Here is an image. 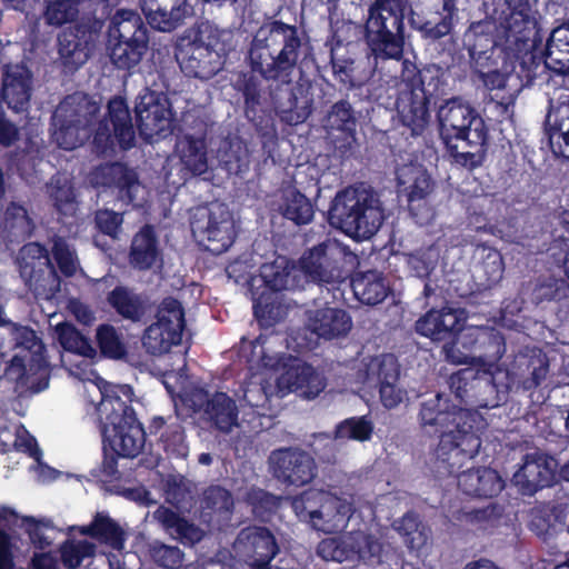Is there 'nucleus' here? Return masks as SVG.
Returning a JSON list of instances; mask_svg holds the SVG:
<instances>
[{
  "mask_svg": "<svg viewBox=\"0 0 569 569\" xmlns=\"http://www.w3.org/2000/svg\"><path fill=\"white\" fill-rule=\"evenodd\" d=\"M440 393L422 403L420 411L423 428L436 427L440 441L436 450V463L440 473H456L472 459L481 441L475 428L478 416L468 409L446 410Z\"/></svg>",
  "mask_w": 569,
  "mask_h": 569,
  "instance_id": "nucleus-1",
  "label": "nucleus"
},
{
  "mask_svg": "<svg viewBox=\"0 0 569 569\" xmlns=\"http://www.w3.org/2000/svg\"><path fill=\"white\" fill-rule=\"evenodd\" d=\"M440 137L455 161L468 168L480 166L486 154L487 128L477 111L460 98L441 103L437 111Z\"/></svg>",
  "mask_w": 569,
  "mask_h": 569,
  "instance_id": "nucleus-2",
  "label": "nucleus"
},
{
  "mask_svg": "<svg viewBox=\"0 0 569 569\" xmlns=\"http://www.w3.org/2000/svg\"><path fill=\"white\" fill-rule=\"evenodd\" d=\"M305 46L295 26L271 21L256 32L249 50L251 68L263 78L288 83Z\"/></svg>",
  "mask_w": 569,
  "mask_h": 569,
  "instance_id": "nucleus-3",
  "label": "nucleus"
},
{
  "mask_svg": "<svg viewBox=\"0 0 569 569\" xmlns=\"http://www.w3.org/2000/svg\"><path fill=\"white\" fill-rule=\"evenodd\" d=\"M233 49L232 31L202 22L179 41L176 56L186 74L210 79L222 70L228 53Z\"/></svg>",
  "mask_w": 569,
  "mask_h": 569,
  "instance_id": "nucleus-4",
  "label": "nucleus"
},
{
  "mask_svg": "<svg viewBox=\"0 0 569 569\" xmlns=\"http://www.w3.org/2000/svg\"><path fill=\"white\" fill-rule=\"evenodd\" d=\"M506 49L520 60L528 77L540 67L535 49L537 46L536 21L526 0H497L491 13Z\"/></svg>",
  "mask_w": 569,
  "mask_h": 569,
  "instance_id": "nucleus-5",
  "label": "nucleus"
},
{
  "mask_svg": "<svg viewBox=\"0 0 569 569\" xmlns=\"http://www.w3.org/2000/svg\"><path fill=\"white\" fill-rule=\"evenodd\" d=\"M329 219L332 226L346 234L368 239L381 227L383 210L372 191L365 188H347L335 197Z\"/></svg>",
  "mask_w": 569,
  "mask_h": 569,
  "instance_id": "nucleus-6",
  "label": "nucleus"
},
{
  "mask_svg": "<svg viewBox=\"0 0 569 569\" xmlns=\"http://www.w3.org/2000/svg\"><path fill=\"white\" fill-rule=\"evenodd\" d=\"M442 84L440 70L427 67L408 71L400 84L396 108L400 121L413 136L421 134L430 122L429 101L438 94Z\"/></svg>",
  "mask_w": 569,
  "mask_h": 569,
  "instance_id": "nucleus-7",
  "label": "nucleus"
},
{
  "mask_svg": "<svg viewBox=\"0 0 569 569\" xmlns=\"http://www.w3.org/2000/svg\"><path fill=\"white\" fill-rule=\"evenodd\" d=\"M405 0H376L366 21V41L375 56L399 59L402 56Z\"/></svg>",
  "mask_w": 569,
  "mask_h": 569,
  "instance_id": "nucleus-8",
  "label": "nucleus"
},
{
  "mask_svg": "<svg viewBox=\"0 0 569 569\" xmlns=\"http://www.w3.org/2000/svg\"><path fill=\"white\" fill-rule=\"evenodd\" d=\"M99 111V104L84 93L68 96L57 107L53 117V140L66 150L81 146L91 134V124Z\"/></svg>",
  "mask_w": 569,
  "mask_h": 569,
  "instance_id": "nucleus-9",
  "label": "nucleus"
},
{
  "mask_svg": "<svg viewBox=\"0 0 569 569\" xmlns=\"http://www.w3.org/2000/svg\"><path fill=\"white\" fill-rule=\"evenodd\" d=\"M297 517L315 529L333 533L347 527L353 512L352 503L330 491L311 489L291 502Z\"/></svg>",
  "mask_w": 569,
  "mask_h": 569,
  "instance_id": "nucleus-10",
  "label": "nucleus"
},
{
  "mask_svg": "<svg viewBox=\"0 0 569 569\" xmlns=\"http://www.w3.org/2000/svg\"><path fill=\"white\" fill-rule=\"evenodd\" d=\"M317 553L326 561H363L380 563L396 556L395 549L381 538L363 530L350 531L336 538L323 539Z\"/></svg>",
  "mask_w": 569,
  "mask_h": 569,
  "instance_id": "nucleus-11",
  "label": "nucleus"
},
{
  "mask_svg": "<svg viewBox=\"0 0 569 569\" xmlns=\"http://www.w3.org/2000/svg\"><path fill=\"white\" fill-rule=\"evenodd\" d=\"M109 36L113 64L128 70L138 66L148 48L147 29L139 14L132 10H119Z\"/></svg>",
  "mask_w": 569,
  "mask_h": 569,
  "instance_id": "nucleus-12",
  "label": "nucleus"
},
{
  "mask_svg": "<svg viewBox=\"0 0 569 569\" xmlns=\"http://www.w3.org/2000/svg\"><path fill=\"white\" fill-rule=\"evenodd\" d=\"M273 340L259 338L252 346L250 369L256 371L242 388V398L252 408H264L271 396L279 395L276 371L280 359Z\"/></svg>",
  "mask_w": 569,
  "mask_h": 569,
  "instance_id": "nucleus-13",
  "label": "nucleus"
},
{
  "mask_svg": "<svg viewBox=\"0 0 569 569\" xmlns=\"http://www.w3.org/2000/svg\"><path fill=\"white\" fill-rule=\"evenodd\" d=\"M191 230L199 244L214 254L224 252L234 239L232 216L219 202L197 208L192 213Z\"/></svg>",
  "mask_w": 569,
  "mask_h": 569,
  "instance_id": "nucleus-14",
  "label": "nucleus"
},
{
  "mask_svg": "<svg viewBox=\"0 0 569 569\" xmlns=\"http://www.w3.org/2000/svg\"><path fill=\"white\" fill-rule=\"evenodd\" d=\"M183 328L184 312L181 303L167 298L158 308L156 321L144 330L142 346L152 356L167 353L181 342Z\"/></svg>",
  "mask_w": 569,
  "mask_h": 569,
  "instance_id": "nucleus-15",
  "label": "nucleus"
},
{
  "mask_svg": "<svg viewBox=\"0 0 569 569\" xmlns=\"http://www.w3.org/2000/svg\"><path fill=\"white\" fill-rule=\"evenodd\" d=\"M84 389L91 402L99 399L97 415L103 439L137 420L133 409L102 379L94 378Z\"/></svg>",
  "mask_w": 569,
  "mask_h": 569,
  "instance_id": "nucleus-16",
  "label": "nucleus"
},
{
  "mask_svg": "<svg viewBox=\"0 0 569 569\" xmlns=\"http://www.w3.org/2000/svg\"><path fill=\"white\" fill-rule=\"evenodd\" d=\"M280 363L276 371L279 396L297 392L306 399H315L326 388L325 377L312 366L297 359L283 358L278 352Z\"/></svg>",
  "mask_w": 569,
  "mask_h": 569,
  "instance_id": "nucleus-17",
  "label": "nucleus"
},
{
  "mask_svg": "<svg viewBox=\"0 0 569 569\" xmlns=\"http://www.w3.org/2000/svg\"><path fill=\"white\" fill-rule=\"evenodd\" d=\"M399 192L408 199L409 210L419 224L429 223L435 216L426 198L431 193L433 182L426 168L421 164L409 163L397 171Z\"/></svg>",
  "mask_w": 569,
  "mask_h": 569,
  "instance_id": "nucleus-18",
  "label": "nucleus"
},
{
  "mask_svg": "<svg viewBox=\"0 0 569 569\" xmlns=\"http://www.w3.org/2000/svg\"><path fill=\"white\" fill-rule=\"evenodd\" d=\"M347 250L336 240L325 241L306 252L299 263L303 283L307 279L315 282L331 283L342 277L341 262Z\"/></svg>",
  "mask_w": 569,
  "mask_h": 569,
  "instance_id": "nucleus-19",
  "label": "nucleus"
},
{
  "mask_svg": "<svg viewBox=\"0 0 569 569\" xmlns=\"http://www.w3.org/2000/svg\"><path fill=\"white\" fill-rule=\"evenodd\" d=\"M59 343L67 352L61 361L69 373L87 385L98 378L91 368V361L96 356V349L72 325L60 323L56 327Z\"/></svg>",
  "mask_w": 569,
  "mask_h": 569,
  "instance_id": "nucleus-20",
  "label": "nucleus"
},
{
  "mask_svg": "<svg viewBox=\"0 0 569 569\" xmlns=\"http://www.w3.org/2000/svg\"><path fill=\"white\" fill-rule=\"evenodd\" d=\"M134 129L127 104L120 98L110 100L107 118L99 123L93 138L98 152L108 153L112 150L116 140L122 149H129L134 144Z\"/></svg>",
  "mask_w": 569,
  "mask_h": 569,
  "instance_id": "nucleus-21",
  "label": "nucleus"
},
{
  "mask_svg": "<svg viewBox=\"0 0 569 569\" xmlns=\"http://www.w3.org/2000/svg\"><path fill=\"white\" fill-rule=\"evenodd\" d=\"M273 535L263 527L242 529L231 549V555L238 561L247 563L250 569H269V562L278 553Z\"/></svg>",
  "mask_w": 569,
  "mask_h": 569,
  "instance_id": "nucleus-22",
  "label": "nucleus"
},
{
  "mask_svg": "<svg viewBox=\"0 0 569 569\" xmlns=\"http://www.w3.org/2000/svg\"><path fill=\"white\" fill-rule=\"evenodd\" d=\"M399 366L392 355H381L365 363L363 383H379L380 399L386 408H395L407 397L406 390L399 386Z\"/></svg>",
  "mask_w": 569,
  "mask_h": 569,
  "instance_id": "nucleus-23",
  "label": "nucleus"
},
{
  "mask_svg": "<svg viewBox=\"0 0 569 569\" xmlns=\"http://www.w3.org/2000/svg\"><path fill=\"white\" fill-rule=\"evenodd\" d=\"M450 389L461 401L481 408L497 407L502 399L487 370L465 369L452 375Z\"/></svg>",
  "mask_w": 569,
  "mask_h": 569,
  "instance_id": "nucleus-24",
  "label": "nucleus"
},
{
  "mask_svg": "<svg viewBox=\"0 0 569 569\" xmlns=\"http://www.w3.org/2000/svg\"><path fill=\"white\" fill-rule=\"evenodd\" d=\"M268 462L272 475L287 485L303 486L316 476L313 458L300 449L274 450Z\"/></svg>",
  "mask_w": 569,
  "mask_h": 569,
  "instance_id": "nucleus-25",
  "label": "nucleus"
},
{
  "mask_svg": "<svg viewBox=\"0 0 569 569\" xmlns=\"http://www.w3.org/2000/svg\"><path fill=\"white\" fill-rule=\"evenodd\" d=\"M136 113L140 133L147 140L171 133L173 116L167 98L156 92H146L136 104Z\"/></svg>",
  "mask_w": 569,
  "mask_h": 569,
  "instance_id": "nucleus-26",
  "label": "nucleus"
},
{
  "mask_svg": "<svg viewBox=\"0 0 569 569\" xmlns=\"http://www.w3.org/2000/svg\"><path fill=\"white\" fill-rule=\"evenodd\" d=\"M557 468V460L543 452L527 453L512 477V483L521 493L533 495L553 482Z\"/></svg>",
  "mask_w": 569,
  "mask_h": 569,
  "instance_id": "nucleus-27",
  "label": "nucleus"
},
{
  "mask_svg": "<svg viewBox=\"0 0 569 569\" xmlns=\"http://www.w3.org/2000/svg\"><path fill=\"white\" fill-rule=\"evenodd\" d=\"M20 276L26 284L39 292L46 288L48 280H54V269L48 257V251L37 242L23 246L17 259Z\"/></svg>",
  "mask_w": 569,
  "mask_h": 569,
  "instance_id": "nucleus-28",
  "label": "nucleus"
},
{
  "mask_svg": "<svg viewBox=\"0 0 569 569\" xmlns=\"http://www.w3.org/2000/svg\"><path fill=\"white\" fill-rule=\"evenodd\" d=\"M96 38L97 30L86 26H77L59 36V58L67 71L77 70L88 60Z\"/></svg>",
  "mask_w": 569,
  "mask_h": 569,
  "instance_id": "nucleus-29",
  "label": "nucleus"
},
{
  "mask_svg": "<svg viewBox=\"0 0 569 569\" xmlns=\"http://www.w3.org/2000/svg\"><path fill=\"white\" fill-rule=\"evenodd\" d=\"M307 328L319 338L331 340L346 336L352 320L341 308L322 306L307 311Z\"/></svg>",
  "mask_w": 569,
  "mask_h": 569,
  "instance_id": "nucleus-30",
  "label": "nucleus"
},
{
  "mask_svg": "<svg viewBox=\"0 0 569 569\" xmlns=\"http://www.w3.org/2000/svg\"><path fill=\"white\" fill-rule=\"evenodd\" d=\"M547 123L553 154L569 159V90H563L556 99H551Z\"/></svg>",
  "mask_w": 569,
  "mask_h": 569,
  "instance_id": "nucleus-31",
  "label": "nucleus"
},
{
  "mask_svg": "<svg viewBox=\"0 0 569 569\" xmlns=\"http://www.w3.org/2000/svg\"><path fill=\"white\" fill-rule=\"evenodd\" d=\"M530 377H523L513 370L502 369L497 367L495 369H486L492 379V385L497 388L499 397L507 395L513 388L522 387L523 389H532L541 383L548 373V362L546 357L539 356L533 359L528 366Z\"/></svg>",
  "mask_w": 569,
  "mask_h": 569,
  "instance_id": "nucleus-32",
  "label": "nucleus"
},
{
  "mask_svg": "<svg viewBox=\"0 0 569 569\" xmlns=\"http://www.w3.org/2000/svg\"><path fill=\"white\" fill-rule=\"evenodd\" d=\"M149 23L160 31H171L191 14L187 0H140Z\"/></svg>",
  "mask_w": 569,
  "mask_h": 569,
  "instance_id": "nucleus-33",
  "label": "nucleus"
},
{
  "mask_svg": "<svg viewBox=\"0 0 569 569\" xmlns=\"http://www.w3.org/2000/svg\"><path fill=\"white\" fill-rule=\"evenodd\" d=\"M104 178L103 183L116 186L119 189L120 198L134 207L142 206L147 199L148 191L137 178V173L122 163H112L100 168Z\"/></svg>",
  "mask_w": 569,
  "mask_h": 569,
  "instance_id": "nucleus-34",
  "label": "nucleus"
},
{
  "mask_svg": "<svg viewBox=\"0 0 569 569\" xmlns=\"http://www.w3.org/2000/svg\"><path fill=\"white\" fill-rule=\"evenodd\" d=\"M31 97V74L22 64L7 66L2 81V98L16 112L23 111Z\"/></svg>",
  "mask_w": 569,
  "mask_h": 569,
  "instance_id": "nucleus-35",
  "label": "nucleus"
},
{
  "mask_svg": "<svg viewBox=\"0 0 569 569\" xmlns=\"http://www.w3.org/2000/svg\"><path fill=\"white\" fill-rule=\"evenodd\" d=\"M462 313L453 309L431 310L416 322L417 332L435 341L461 329Z\"/></svg>",
  "mask_w": 569,
  "mask_h": 569,
  "instance_id": "nucleus-36",
  "label": "nucleus"
},
{
  "mask_svg": "<svg viewBox=\"0 0 569 569\" xmlns=\"http://www.w3.org/2000/svg\"><path fill=\"white\" fill-rule=\"evenodd\" d=\"M70 530H77L80 535L89 536L117 551L123 550L127 540L124 529L104 512H97L89 525L71 527Z\"/></svg>",
  "mask_w": 569,
  "mask_h": 569,
  "instance_id": "nucleus-37",
  "label": "nucleus"
},
{
  "mask_svg": "<svg viewBox=\"0 0 569 569\" xmlns=\"http://www.w3.org/2000/svg\"><path fill=\"white\" fill-rule=\"evenodd\" d=\"M260 276L264 284L273 291L292 290L302 288L305 284L300 268L290 263L284 257L263 264Z\"/></svg>",
  "mask_w": 569,
  "mask_h": 569,
  "instance_id": "nucleus-38",
  "label": "nucleus"
},
{
  "mask_svg": "<svg viewBox=\"0 0 569 569\" xmlns=\"http://www.w3.org/2000/svg\"><path fill=\"white\" fill-rule=\"evenodd\" d=\"M458 486L467 495L491 498L503 489L505 482L496 470L479 468L460 473Z\"/></svg>",
  "mask_w": 569,
  "mask_h": 569,
  "instance_id": "nucleus-39",
  "label": "nucleus"
},
{
  "mask_svg": "<svg viewBox=\"0 0 569 569\" xmlns=\"http://www.w3.org/2000/svg\"><path fill=\"white\" fill-rule=\"evenodd\" d=\"M219 166L229 174L243 176L250 169V151L238 137L222 139L216 150Z\"/></svg>",
  "mask_w": 569,
  "mask_h": 569,
  "instance_id": "nucleus-40",
  "label": "nucleus"
},
{
  "mask_svg": "<svg viewBox=\"0 0 569 569\" xmlns=\"http://www.w3.org/2000/svg\"><path fill=\"white\" fill-rule=\"evenodd\" d=\"M3 330L11 337L12 349L29 358L31 367L44 366V346L37 333L29 327L16 323L7 325Z\"/></svg>",
  "mask_w": 569,
  "mask_h": 569,
  "instance_id": "nucleus-41",
  "label": "nucleus"
},
{
  "mask_svg": "<svg viewBox=\"0 0 569 569\" xmlns=\"http://www.w3.org/2000/svg\"><path fill=\"white\" fill-rule=\"evenodd\" d=\"M403 538L407 548L417 557H427L431 551V531L413 515H406L393 525Z\"/></svg>",
  "mask_w": 569,
  "mask_h": 569,
  "instance_id": "nucleus-42",
  "label": "nucleus"
},
{
  "mask_svg": "<svg viewBox=\"0 0 569 569\" xmlns=\"http://www.w3.org/2000/svg\"><path fill=\"white\" fill-rule=\"evenodd\" d=\"M161 260L159 243L153 228L143 227L132 239L130 263L140 270L154 267Z\"/></svg>",
  "mask_w": 569,
  "mask_h": 569,
  "instance_id": "nucleus-43",
  "label": "nucleus"
},
{
  "mask_svg": "<svg viewBox=\"0 0 569 569\" xmlns=\"http://www.w3.org/2000/svg\"><path fill=\"white\" fill-rule=\"evenodd\" d=\"M176 153L183 168L191 174L200 176L208 171L207 146L202 138L181 136L176 142Z\"/></svg>",
  "mask_w": 569,
  "mask_h": 569,
  "instance_id": "nucleus-44",
  "label": "nucleus"
},
{
  "mask_svg": "<svg viewBox=\"0 0 569 569\" xmlns=\"http://www.w3.org/2000/svg\"><path fill=\"white\" fill-rule=\"evenodd\" d=\"M543 66L557 73L569 74V24L552 30L547 41Z\"/></svg>",
  "mask_w": 569,
  "mask_h": 569,
  "instance_id": "nucleus-45",
  "label": "nucleus"
},
{
  "mask_svg": "<svg viewBox=\"0 0 569 569\" xmlns=\"http://www.w3.org/2000/svg\"><path fill=\"white\" fill-rule=\"evenodd\" d=\"M206 418L220 431L230 432L238 426L236 402L224 392H216L204 407Z\"/></svg>",
  "mask_w": 569,
  "mask_h": 569,
  "instance_id": "nucleus-46",
  "label": "nucleus"
},
{
  "mask_svg": "<svg viewBox=\"0 0 569 569\" xmlns=\"http://www.w3.org/2000/svg\"><path fill=\"white\" fill-rule=\"evenodd\" d=\"M144 431L134 420L103 439L118 456L124 458L137 457L144 446Z\"/></svg>",
  "mask_w": 569,
  "mask_h": 569,
  "instance_id": "nucleus-47",
  "label": "nucleus"
},
{
  "mask_svg": "<svg viewBox=\"0 0 569 569\" xmlns=\"http://www.w3.org/2000/svg\"><path fill=\"white\" fill-rule=\"evenodd\" d=\"M505 271L501 253L491 248L480 250V261L473 270V279L479 290H487L500 282Z\"/></svg>",
  "mask_w": 569,
  "mask_h": 569,
  "instance_id": "nucleus-48",
  "label": "nucleus"
},
{
  "mask_svg": "<svg viewBox=\"0 0 569 569\" xmlns=\"http://www.w3.org/2000/svg\"><path fill=\"white\" fill-rule=\"evenodd\" d=\"M153 518L161 523L173 539L184 545H193L200 541L203 536L201 529L181 519L176 512L166 507H159L153 512Z\"/></svg>",
  "mask_w": 569,
  "mask_h": 569,
  "instance_id": "nucleus-49",
  "label": "nucleus"
},
{
  "mask_svg": "<svg viewBox=\"0 0 569 569\" xmlns=\"http://www.w3.org/2000/svg\"><path fill=\"white\" fill-rule=\"evenodd\" d=\"M352 290L359 301L366 305L380 303L388 292V286L381 273L368 271L357 273L351 281Z\"/></svg>",
  "mask_w": 569,
  "mask_h": 569,
  "instance_id": "nucleus-50",
  "label": "nucleus"
},
{
  "mask_svg": "<svg viewBox=\"0 0 569 569\" xmlns=\"http://www.w3.org/2000/svg\"><path fill=\"white\" fill-rule=\"evenodd\" d=\"M279 209L287 219L297 224L309 223L315 214L310 200L293 187L282 190Z\"/></svg>",
  "mask_w": 569,
  "mask_h": 569,
  "instance_id": "nucleus-51",
  "label": "nucleus"
},
{
  "mask_svg": "<svg viewBox=\"0 0 569 569\" xmlns=\"http://www.w3.org/2000/svg\"><path fill=\"white\" fill-rule=\"evenodd\" d=\"M48 192L60 212L64 214L73 213L76 210V194L67 174L58 173L52 177L48 186Z\"/></svg>",
  "mask_w": 569,
  "mask_h": 569,
  "instance_id": "nucleus-52",
  "label": "nucleus"
},
{
  "mask_svg": "<svg viewBox=\"0 0 569 569\" xmlns=\"http://www.w3.org/2000/svg\"><path fill=\"white\" fill-rule=\"evenodd\" d=\"M110 305L122 317L138 321L144 313V307L141 299L123 287H117L108 297Z\"/></svg>",
  "mask_w": 569,
  "mask_h": 569,
  "instance_id": "nucleus-53",
  "label": "nucleus"
},
{
  "mask_svg": "<svg viewBox=\"0 0 569 569\" xmlns=\"http://www.w3.org/2000/svg\"><path fill=\"white\" fill-rule=\"evenodd\" d=\"M356 126L351 106L347 101H338L331 107L325 119V128L333 136L336 131L350 134Z\"/></svg>",
  "mask_w": 569,
  "mask_h": 569,
  "instance_id": "nucleus-54",
  "label": "nucleus"
},
{
  "mask_svg": "<svg viewBox=\"0 0 569 569\" xmlns=\"http://www.w3.org/2000/svg\"><path fill=\"white\" fill-rule=\"evenodd\" d=\"M97 546L88 540H69L61 548L62 563L69 569L79 567L86 558L96 555Z\"/></svg>",
  "mask_w": 569,
  "mask_h": 569,
  "instance_id": "nucleus-55",
  "label": "nucleus"
},
{
  "mask_svg": "<svg viewBox=\"0 0 569 569\" xmlns=\"http://www.w3.org/2000/svg\"><path fill=\"white\" fill-rule=\"evenodd\" d=\"M0 228L16 237L29 234L31 223L27 214V210L16 203H11L0 221Z\"/></svg>",
  "mask_w": 569,
  "mask_h": 569,
  "instance_id": "nucleus-56",
  "label": "nucleus"
},
{
  "mask_svg": "<svg viewBox=\"0 0 569 569\" xmlns=\"http://www.w3.org/2000/svg\"><path fill=\"white\" fill-rule=\"evenodd\" d=\"M96 337L101 352L107 357L120 359L124 356V343L114 327L110 325L98 327Z\"/></svg>",
  "mask_w": 569,
  "mask_h": 569,
  "instance_id": "nucleus-57",
  "label": "nucleus"
},
{
  "mask_svg": "<svg viewBox=\"0 0 569 569\" xmlns=\"http://www.w3.org/2000/svg\"><path fill=\"white\" fill-rule=\"evenodd\" d=\"M81 0H47L46 20L49 24L61 26L72 21L78 14Z\"/></svg>",
  "mask_w": 569,
  "mask_h": 569,
  "instance_id": "nucleus-58",
  "label": "nucleus"
},
{
  "mask_svg": "<svg viewBox=\"0 0 569 569\" xmlns=\"http://www.w3.org/2000/svg\"><path fill=\"white\" fill-rule=\"evenodd\" d=\"M445 14H435L421 23L416 20L412 21L413 26L421 32L422 37L430 40H438L447 36L452 27L451 12L447 9L445 3Z\"/></svg>",
  "mask_w": 569,
  "mask_h": 569,
  "instance_id": "nucleus-59",
  "label": "nucleus"
},
{
  "mask_svg": "<svg viewBox=\"0 0 569 569\" xmlns=\"http://www.w3.org/2000/svg\"><path fill=\"white\" fill-rule=\"evenodd\" d=\"M373 426L365 417L349 418L336 429V438L366 441L371 437Z\"/></svg>",
  "mask_w": 569,
  "mask_h": 569,
  "instance_id": "nucleus-60",
  "label": "nucleus"
},
{
  "mask_svg": "<svg viewBox=\"0 0 569 569\" xmlns=\"http://www.w3.org/2000/svg\"><path fill=\"white\" fill-rule=\"evenodd\" d=\"M23 523L34 546L40 549L49 547L56 539V529L49 520H37L33 517H24Z\"/></svg>",
  "mask_w": 569,
  "mask_h": 569,
  "instance_id": "nucleus-61",
  "label": "nucleus"
},
{
  "mask_svg": "<svg viewBox=\"0 0 569 569\" xmlns=\"http://www.w3.org/2000/svg\"><path fill=\"white\" fill-rule=\"evenodd\" d=\"M233 507V499L228 490L220 486L209 487L203 492L202 508L214 513L228 515Z\"/></svg>",
  "mask_w": 569,
  "mask_h": 569,
  "instance_id": "nucleus-62",
  "label": "nucleus"
},
{
  "mask_svg": "<svg viewBox=\"0 0 569 569\" xmlns=\"http://www.w3.org/2000/svg\"><path fill=\"white\" fill-rule=\"evenodd\" d=\"M52 254L64 276L71 277L78 271V257L64 239L59 237L53 239Z\"/></svg>",
  "mask_w": 569,
  "mask_h": 569,
  "instance_id": "nucleus-63",
  "label": "nucleus"
},
{
  "mask_svg": "<svg viewBox=\"0 0 569 569\" xmlns=\"http://www.w3.org/2000/svg\"><path fill=\"white\" fill-rule=\"evenodd\" d=\"M247 502L252 507V512L263 519L278 508L279 499L261 489L251 488L246 493Z\"/></svg>",
  "mask_w": 569,
  "mask_h": 569,
  "instance_id": "nucleus-64",
  "label": "nucleus"
}]
</instances>
